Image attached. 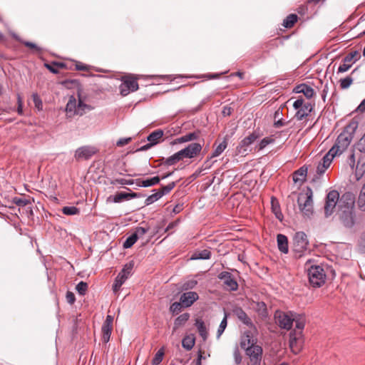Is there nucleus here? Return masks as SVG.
<instances>
[{"label":"nucleus","instance_id":"f257e3e1","mask_svg":"<svg viewBox=\"0 0 365 365\" xmlns=\"http://www.w3.org/2000/svg\"><path fill=\"white\" fill-rule=\"evenodd\" d=\"M202 150V145L198 143H193L188 145L185 148L174 153L173 155L163 158L162 164L171 166L184 158H193L197 156Z\"/></svg>","mask_w":365,"mask_h":365},{"label":"nucleus","instance_id":"f03ea898","mask_svg":"<svg viewBox=\"0 0 365 365\" xmlns=\"http://www.w3.org/2000/svg\"><path fill=\"white\" fill-rule=\"evenodd\" d=\"M357 128L358 123L355 120L351 121L339 135L331 148L337 150L339 155L341 154L350 145Z\"/></svg>","mask_w":365,"mask_h":365},{"label":"nucleus","instance_id":"7ed1b4c3","mask_svg":"<svg viewBox=\"0 0 365 365\" xmlns=\"http://www.w3.org/2000/svg\"><path fill=\"white\" fill-rule=\"evenodd\" d=\"M312 260L308 259L305 264L309 282L313 287H320L326 282L327 274L322 266L312 264Z\"/></svg>","mask_w":365,"mask_h":365},{"label":"nucleus","instance_id":"20e7f679","mask_svg":"<svg viewBox=\"0 0 365 365\" xmlns=\"http://www.w3.org/2000/svg\"><path fill=\"white\" fill-rule=\"evenodd\" d=\"M313 192L307 187L306 190L299 192L297 197L299 209L302 215L309 217L313 214Z\"/></svg>","mask_w":365,"mask_h":365},{"label":"nucleus","instance_id":"39448f33","mask_svg":"<svg viewBox=\"0 0 365 365\" xmlns=\"http://www.w3.org/2000/svg\"><path fill=\"white\" fill-rule=\"evenodd\" d=\"M309 240L304 232H297L293 237L292 250L296 257H301L308 250Z\"/></svg>","mask_w":365,"mask_h":365},{"label":"nucleus","instance_id":"423d86ee","mask_svg":"<svg viewBox=\"0 0 365 365\" xmlns=\"http://www.w3.org/2000/svg\"><path fill=\"white\" fill-rule=\"evenodd\" d=\"M274 320L277 324L281 328L287 330L291 329L294 320L292 312H284L277 310L274 313Z\"/></svg>","mask_w":365,"mask_h":365},{"label":"nucleus","instance_id":"0eeeda50","mask_svg":"<svg viewBox=\"0 0 365 365\" xmlns=\"http://www.w3.org/2000/svg\"><path fill=\"white\" fill-rule=\"evenodd\" d=\"M133 265L134 264L133 262H130L125 264L122 270L118 273L113 284V290L115 293L120 290L121 286L131 275Z\"/></svg>","mask_w":365,"mask_h":365},{"label":"nucleus","instance_id":"6e6552de","mask_svg":"<svg viewBox=\"0 0 365 365\" xmlns=\"http://www.w3.org/2000/svg\"><path fill=\"white\" fill-rule=\"evenodd\" d=\"M121 84L119 86L120 93L123 96H128L130 92L138 89L137 78L132 76H125L121 78Z\"/></svg>","mask_w":365,"mask_h":365},{"label":"nucleus","instance_id":"1a4fd4ad","mask_svg":"<svg viewBox=\"0 0 365 365\" xmlns=\"http://www.w3.org/2000/svg\"><path fill=\"white\" fill-rule=\"evenodd\" d=\"M339 202V193L334 190L328 192L324 205V213L326 217H329L333 214L335 207Z\"/></svg>","mask_w":365,"mask_h":365},{"label":"nucleus","instance_id":"9d476101","mask_svg":"<svg viewBox=\"0 0 365 365\" xmlns=\"http://www.w3.org/2000/svg\"><path fill=\"white\" fill-rule=\"evenodd\" d=\"M339 154L337 150L331 148L329 152L323 157L322 162H320L317 168V173L319 175H322L325 173L326 170L330 166L334 158Z\"/></svg>","mask_w":365,"mask_h":365},{"label":"nucleus","instance_id":"9b49d317","mask_svg":"<svg viewBox=\"0 0 365 365\" xmlns=\"http://www.w3.org/2000/svg\"><path fill=\"white\" fill-rule=\"evenodd\" d=\"M339 154L337 150L331 148L329 152L323 157L322 162H320L317 168V173L319 175H322L325 173L326 170L330 166L334 158Z\"/></svg>","mask_w":365,"mask_h":365},{"label":"nucleus","instance_id":"f8f14e48","mask_svg":"<svg viewBox=\"0 0 365 365\" xmlns=\"http://www.w3.org/2000/svg\"><path fill=\"white\" fill-rule=\"evenodd\" d=\"M259 137V133L254 131L252 133H250L247 137L243 138L237 148L238 153L242 154L247 153L249 150V146L252 145Z\"/></svg>","mask_w":365,"mask_h":365},{"label":"nucleus","instance_id":"ddd939ff","mask_svg":"<svg viewBox=\"0 0 365 365\" xmlns=\"http://www.w3.org/2000/svg\"><path fill=\"white\" fill-rule=\"evenodd\" d=\"M340 214V220L342 225L348 228H353L356 224V217L354 210H342Z\"/></svg>","mask_w":365,"mask_h":365},{"label":"nucleus","instance_id":"4468645a","mask_svg":"<svg viewBox=\"0 0 365 365\" xmlns=\"http://www.w3.org/2000/svg\"><path fill=\"white\" fill-rule=\"evenodd\" d=\"M355 198L352 193L345 192L339 196V207L342 210H352L354 208Z\"/></svg>","mask_w":365,"mask_h":365},{"label":"nucleus","instance_id":"2eb2a0df","mask_svg":"<svg viewBox=\"0 0 365 365\" xmlns=\"http://www.w3.org/2000/svg\"><path fill=\"white\" fill-rule=\"evenodd\" d=\"M357 56L359 57L357 51H354L346 55L343 59V63L339 66L337 73H344L347 71L351 67L352 64L359 59Z\"/></svg>","mask_w":365,"mask_h":365},{"label":"nucleus","instance_id":"dca6fc26","mask_svg":"<svg viewBox=\"0 0 365 365\" xmlns=\"http://www.w3.org/2000/svg\"><path fill=\"white\" fill-rule=\"evenodd\" d=\"M245 351L250 361L253 362L252 365H259L262 354V349L260 346L255 344L251 347L247 348Z\"/></svg>","mask_w":365,"mask_h":365},{"label":"nucleus","instance_id":"f3484780","mask_svg":"<svg viewBox=\"0 0 365 365\" xmlns=\"http://www.w3.org/2000/svg\"><path fill=\"white\" fill-rule=\"evenodd\" d=\"M218 278L223 281L227 289L230 291H236L238 289V284L232 274L228 272H222L218 274Z\"/></svg>","mask_w":365,"mask_h":365},{"label":"nucleus","instance_id":"a211bd4d","mask_svg":"<svg viewBox=\"0 0 365 365\" xmlns=\"http://www.w3.org/2000/svg\"><path fill=\"white\" fill-rule=\"evenodd\" d=\"M113 317L108 314L102 326V339L103 342L109 341L113 330Z\"/></svg>","mask_w":365,"mask_h":365},{"label":"nucleus","instance_id":"6ab92c4d","mask_svg":"<svg viewBox=\"0 0 365 365\" xmlns=\"http://www.w3.org/2000/svg\"><path fill=\"white\" fill-rule=\"evenodd\" d=\"M96 153V149L94 147L85 145L78 148L74 154V157L76 160L81 159H89Z\"/></svg>","mask_w":365,"mask_h":365},{"label":"nucleus","instance_id":"aec40b11","mask_svg":"<svg viewBox=\"0 0 365 365\" xmlns=\"http://www.w3.org/2000/svg\"><path fill=\"white\" fill-rule=\"evenodd\" d=\"M233 314L241 321L244 324L249 327L250 329H256V327L251 319L248 317L246 312L240 307H235L232 310Z\"/></svg>","mask_w":365,"mask_h":365},{"label":"nucleus","instance_id":"412c9836","mask_svg":"<svg viewBox=\"0 0 365 365\" xmlns=\"http://www.w3.org/2000/svg\"><path fill=\"white\" fill-rule=\"evenodd\" d=\"M199 298V296L195 292H187L183 293L180 297V301L183 307H190Z\"/></svg>","mask_w":365,"mask_h":365},{"label":"nucleus","instance_id":"4be33fe9","mask_svg":"<svg viewBox=\"0 0 365 365\" xmlns=\"http://www.w3.org/2000/svg\"><path fill=\"white\" fill-rule=\"evenodd\" d=\"M65 110L68 118L77 115V101L73 96H70Z\"/></svg>","mask_w":365,"mask_h":365},{"label":"nucleus","instance_id":"5701e85b","mask_svg":"<svg viewBox=\"0 0 365 365\" xmlns=\"http://www.w3.org/2000/svg\"><path fill=\"white\" fill-rule=\"evenodd\" d=\"M293 91L296 93H303L307 99L312 98L314 95V89L305 83L297 86Z\"/></svg>","mask_w":365,"mask_h":365},{"label":"nucleus","instance_id":"b1692460","mask_svg":"<svg viewBox=\"0 0 365 365\" xmlns=\"http://www.w3.org/2000/svg\"><path fill=\"white\" fill-rule=\"evenodd\" d=\"M277 242L279 250L283 254H287L289 252L287 237L283 234H278L277 235Z\"/></svg>","mask_w":365,"mask_h":365},{"label":"nucleus","instance_id":"393cba45","mask_svg":"<svg viewBox=\"0 0 365 365\" xmlns=\"http://www.w3.org/2000/svg\"><path fill=\"white\" fill-rule=\"evenodd\" d=\"M312 110L313 106L310 103H305L302 107L297 110L295 117L298 120H302L308 116Z\"/></svg>","mask_w":365,"mask_h":365},{"label":"nucleus","instance_id":"a878e982","mask_svg":"<svg viewBox=\"0 0 365 365\" xmlns=\"http://www.w3.org/2000/svg\"><path fill=\"white\" fill-rule=\"evenodd\" d=\"M199 138V132H192L187 133L174 140L173 144L184 143L189 141L197 140Z\"/></svg>","mask_w":365,"mask_h":365},{"label":"nucleus","instance_id":"bb28decb","mask_svg":"<svg viewBox=\"0 0 365 365\" xmlns=\"http://www.w3.org/2000/svg\"><path fill=\"white\" fill-rule=\"evenodd\" d=\"M255 344V339L251 336L249 331H246L242 336L240 346L245 350Z\"/></svg>","mask_w":365,"mask_h":365},{"label":"nucleus","instance_id":"cd10ccee","mask_svg":"<svg viewBox=\"0 0 365 365\" xmlns=\"http://www.w3.org/2000/svg\"><path fill=\"white\" fill-rule=\"evenodd\" d=\"M289 347L295 354H297L301 351L302 346L299 344L298 339L294 332H290L289 334Z\"/></svg>","mask_w":365,"mask_h":365},{"label":"nucleus","instance_id":"c85d7f7f","mask_svg":"<svg viewBox=\"0 0 365 365\" xmlns=\"http://www.w3.org/2000/svg\"><path fill=\"white\" fill-rule=\"evenodd\" d=\"M195 325L199 332L200 336L204 341H205L207 338L208 333L203 320L200 318L196 319Z\"/></svg>","mask_w":365,"mask_h":365},{"label":"nucleus","instance_id":"c756f323","mask_svg":"<svg viewBox=\"0 0 365 365\" xmlns=\"http://www.w3.org/2000/svg\"><path fill=\"white\" fill-rule=\"evenodd\" d=\"M164 135L163 130L161 129H158L154 130L147 137V140L148 142L151 143L153 145H157L160 140L163 138Z\"/></svg>","mask_w":365,"mask_h":365},{"label":"nucleus","instance_id":"7c9ffc66","mask_svg":"<svg viewBox=\"0 0 365 365\" xmlns=\"http://www.w3.org/2000/svg\"><path fill=\"white\" fill-rule=\"evenodd\" d=\"M307 168L302 166L293 173V181L294 182H303L306 179Z\"/></svg>","mask_w":365,"mask_h":365},{"label":"nucleus","instance_id":"2f4dec72","mask_svg":"<svg viewBox=\"0 0 365 365\" xmlns=\"http://www.w3.org/2000/svg\"><path fill=\"white\" fill-rule=\"evenodd\" d=\"M211 257V252L209 250H203L195 252L190 257L191 260L209 259Z\"/></svg>","mask_w":365,"mask_h":365},{"label":"nucleus","instance_id":"473e14b6","mask_svg":"<svg viewBox=\"0 0 365 365\" xmlns=\"http://www.w3.org/2000/svg\"><path fill=\"white\" fill-rule=\"evenodd\" d=\"M160 178L158 176H155L150 179L146 180H138V186L143 187H148L157 185L160 182Z\"/></svg>","mask_w":365,"mask_h":365},{"label":"nucleus","instance_id":"72a5a7b5","mask_svg":"<svg viewBox=\"0 0 365 365\" xmlns=\"http://www.w3.org/2000/svg\"><path fill=\"white\" fill-rule=\"evenodd\" d=\"M255 309L262 318H267L268 317L267 304L264 302H255Z\"/></svg>","mask_w":365,"mask_h":365},{"label":"nucleus","instance_id":"f704fd0d","mask_svg":"<svg viewBox=\"0 0 365 365\" xmlns=\"http://www.w3.org/2000/svg\"><path fill=\"white\" fill-rule=\"evenodd\" d=\"M190 314L189 313H183L178 316L174 322V330H176L180 327L184 325L189 319Z\"/></svg>","mask_w":365,"mask_h":365},{"label":"nucleus","instance_id":"c9c22d12","mask_svg":"<svg viewBox=\"0 0 365 365\" xmlns=\"http://www.w3.org/2000/svg\"><path fill=\"white\" fill-rule=\"evenodd\" d=\"M86 110H92V107L85 103L81 98L77 102V115L82 116L86 113Z\"/></svg>","mask_w":365,"mask_h":365},{"label":"nucleus","instance_id":"e433bc0d","mask_svg":"<svg viewBox=\"0 0 365 365\" xmlns=\"http://www.w3.org/2000/svg\"><path fill=\"white\" fill-rule=\"evenodd\" d=\"M123 200H127V192H118L115 195H110L107 198L108 202L118 203L122 202Z\"/></svg>","mask_w":365,"mask_h":365},{"label":"nucleus","instance_id":"4c0bfd02","mask_svg":"<svg viewBox=\"0 0 365 365\" xmlns=\"http://www.w3.org/2000/svg\"><path fill=\"white\" fill-rule=\"evenodd\" d=\"M227 146V139L225 138L213 150L211 158H215L221 155Z\"/></svg>","mask_w":365,"mask_h":365},{"label":"nucleus","instance_id":"58836bf2","mask_svg":"<svg viewBox=\"0 0 365 365\" xmlns=\"http://www.w3.org/2000/svg\"><path fill=\"white\" fill-rule=\"evenodd\" d=\"M195 345V338L192 336H186L182 340V346L184 349L190 351Z\"/></svg>","mask_w":365,"mask_h":365},{"label":"nucleus","instance_id":"ea45409f","mask_svg":"<svg viewBox=\"0 0 365 365\" xmlns=\"http://www.w3.org/2000/svg\"><path fill=\"white\" fill-rule=\"evenodd\" d=\"M297 15L294 14H292L288 15L284 20L282 25L285 28H291L294 26L295 22L297 21Z\"/></svg>","mask_w":365,"mask_h":365},{"label":"nucleus","instance_id":"a19ab883","mask_svg":"<svg viewBox=\"0 0 365 365\" xmlns=\"http://www.w3.org/2000/svg\"><path fill=\"white\" fill-rule=\"evenodd\" d=\"M227 317H228V314L226 312H225L224 318L221 321L220 326L218 327V329H217V337L218 339L220 337V336L222 334V333L224 332L225 329L227 327Z\"/></svg>","mask_w":365,"mask_h":365},{"label":"nucleus","instance_id":"79ce46f5","mask_svg":"<svg viewBox=\"0 0 365 365\" xmlns=\"http://www.w3.org/2000/svg\"><path fill=\"white\" fill-rule=\"evenodd\" d=\"M153 191H155V192L148 196L147 198L145 200V205L148 206L153 202H156L159 199L161 198L160 193L156 190H153Z\"/></svg>","mask_w":365,"mask_h":365},{"label":"nucleus","instance_id":"37998d69","mask_svg":"<svg viewBox=\"0 0 365 365\" xmlns=\"http://www.w3.org/2000/svg\"><path fill=\"white\" fill-rule=\"evenodd\" d=\"M63 214L66 215H74L79 214V209L75 206H65L62 208Z\"/></svg>","mask_w":365,"mask_h":365},{"label":"nucleus","instance_id":"c03bdc74","mask_svg":"<svg viewBox=\"0 0 365 365\" xmlns=\"http://www.w3.org/2000/svg\"><path fill=\"white\" fill-rule=\"evenodd\" d=\"M358 205L361 210L365 211V185L360 191L358 198Z\"/></svg>","mask_w":365,"mask_h":365},{"label":"nucleus","instance_id":"a18cd8bd","mask_svg":"<svg viewBox=\"0 0 365 365\" xmlns=\"http://www.w3.org/2000/svg\"><path fill=\"white\" fill-rule=\"evenodd\" d=\"M175 187V182H171L165 186H163L160 190H158L160 197L168 194Z\"/></svg>","mask_w":365,"mask_h":365},{"label":"nucleus","instance_id":"49530a36","mask_svg":"<svg viewBox=\"0 0 365 365\" xmlns=\"http://www.w3.org/2000/svg\"><path fill=\"white\" fill-rule=\"evenodd\" d=\"M12 202L19 207H24L28 204L31 203L29 199L26 197H14L12 199Z\"/></svg>","mask_w":365,"mask_h":365},{"label":"nucleus","instance_id":"de8ad7c7","mask_svg":"<svg viewBox=\"0 0 365 365\" xmlns=\"http://www.w3.org/2000/svg\"><path fill=\"white\" fill-rule=\"evenodd\" d=\"M274 142V138H272L271 137L264 138L262 140H261V141L258 144L257 148L259 150H262L264 148H265L268 145L272 144Z\"/></svg>","mask_w":365,"mask_h":365},{"label":"nucleus","instance_id":"09e8293b","mask_svg":"<svg viewBox=\"0 0 365 365\" xmlns=\"http://www.w3.org/2000/svg\"><path fill=\"white\" fill-rule=\"evenodd\" d=\"M163 355H164L163 349H159L152 360V364L153 365H158L163 361Z\"/></svg>","mask_w":365,"mask_h":365},{"label":"nucleus","instance_id":"8fccbe9b","mask_svg":"<svg viewBox=\"0 0 365 365\" xmlns=\"http://www.w3.org/2000/svg\"><path fill=\"white\" fill-rule=\"evenodd\" d=\"M76 289L77 290L80 295L83 296L86 294V292L88 289V284L86 282L81 281L77 284Z\"/></svg>","mask_w":365,"mask_h":365},{"label":"nucleus","instance_id":"3c124183","mask_svg":"<svg viewBox=\"0 0 365 365\" xmlns=\"http://www.w3.org/2000/svg\"><path fill=\"white\" fill-rule=\"evenodd\" d=\"M32 99H33L35 107L38 110H41L43 109V102H42L40 96H38V94L36 93H33Z\"/></svg>","mask_w":365,"mask_h":365},{"label":"nucleus","instance_id":"603ef678","mask_svg":"<svg viewBox=\"0 0 365 365\" xmlns=\"http://www.w3.org/2000/svg\"><path fill=\"white\" fill-rule=\"evenodd\" d=\"M358 249L361 253H365V230L361 233L358 240Z\"/></svg>","mask_w":365,"mask_h":365},{"label":"nucleus","instance_id":"864d4df0","mask_svg":"<svg viewBox=\"0 0 365 365\" xmlns=\"http://www.w3.org/2000/svg\"><path fill=\"white\" fill-rule=\"evenodd\" d=\"M137 241V238L135 235L132 234L130 236H129L126 240L123 243V247L125 249L131 247Z\"/></svg>","mask_w":365,"mask_h":365},{"label":"nucleus","instance_id":"5fc2aeb1","mask_svg":"<svg viewBox=\"0 0 365 365\" xmlns=\"http://www.w3.org/2000/svg\"><path fill=\"white\" fill-rule=\"evenodd\" d=\"M149 228L147 227H138L135 228V230L134 233H133L134 235H135L137 240L139 238L143 237L145 233L148 231Z\"/></svg>","mask_w":365,"mask_h":365},{"label":"nucleus","instance_id":"6e6d98bb","mask_svg":"<svg viewBox=\"0 0 365 365\" xmlns=\"http://www.w3.org/2000/svg\"><path fill=\"white\" fill-rule=\"evenodd\" d=\"M197 284V281L196 279H190V280L185 282L182 284V288L183 290L192 289L195 287Z\"/></svg>","mask_w":365,"mask_h":365},{"label":"nucleus","instance_id":"4d7b16f0","mask_svg":"<svg viewBox=\"0 0 365 365\" xmlns=\"http://www.w3.org/2000/svg\"><path fill=\"white\" fill-rule=\"evenodd\" d=\"M182 305V303H180V301L179 302H174L173 303L170 307V311L173 314H177L181 311Z\"/></svg>","mask_w":365,"mask_h":365},{"label":"nucleus","instance_id":"13d9d810","mask_svg":"<svg viewBox=\"0 0 365 365\" xmlns=\"http://www.w3.org/2000/svg\"><path fill=\"white\" fill-rule=\"evenodd\" d=\"M352 78L347 76L340 81V86L342 89L348 88L352 83Z\"/></svg>","mask_w":365,"mask_h":365},{"label":"nucleus","instance_id":"bf43d9fd","mask_svg":"<svg viewBox=\"0 0 365 365\" xmlns=\"http://www.w3.org/2000/svg\"><path fill=\"white\" fill-rule=\"evenodd\" d=\"M296 328L302 331L305 325L304 319L303 317L294 318Z\"/></svg>","mask_w":365,"mask_h":365},{"label":"nucleus","instance_id":"052dcab7","mask_svg":"<svg viewBox=\"0 0 365 365\" xmlns=\"http://www.w3.org/2000/svg\"><path fill=\"white\" fill-rule=\"evenodd\" d=\"M21 43L26 46L34 49L37 53H41V48L34 43L26 41H22Z\"/></svg>","mask_w":365,"mask_h":365},{"label":"nucleus","instance_id":"680f3d73","mask_svg":"<svg viewBox=\"0 0 365 365\" xmlns=\"http://www.w3.org/2000/svg\"><path fill=\"white\" fill-rule=\"evenodd\" d=\"M357 149L360 152L365 153V133L362 136V138L359 140L357 144Z\"/></svg>","mask_w":365,"mask_h":365},{"label":"nucleus","instance_id":"e2e57ef3","mask_svg":"<svg viewBox=\"0 0 365 365\" xmlns=\"http://www.w3.org/2000/svg\"><path fill=\"white\" fill-rule=\"evenodd\" d=\"M131 141V138H120L117 142H116V145L118 146V147H122V146H124L125 145H127L128 143H129Z\"/></svg>","mask_w":365,"mask_h":365},{"label":"nucleus","instance_id":"0e129e2a","mask_svg":"<svg viewBox=\"0 0 365 365\" xmlns=\"http://www.w3.org/2000/svg\"><path fill=\"white\" fill-rule=\"evenodd\" d=\"M304 101L302 98H299L297 99L294 103L293 107L294 109L298 110L299 108L302 107L304 105Z\"/></svg>","mask_w":365,"mask_h":365},{"label":"nucleus","instance_id":"69168bd1","mask_svg":"<svg viewBox=\"0 0 365 365\" xmlns=\"http://www.w3.org/2000/svg\"><path fill=\"white\" fill-rule=\"evenodd\" d=\"M66 298L68 303H69L70 304H73L76 301V297H75L74 294L69 291L67 292Z\"/></svg>","mask_w":365,"mask_h":365},{"label":"nucleus","instance_id":"338daca9","mask_svg":"<svg viewBox=\"0 0 365 365\" xmlns=\"http://www.w3.org/2000/svg\"><path fill=\"white\" fill-rule=\"evenodd\" d=\"M235 361L237 364H240L242 361V357L239 352L238 349H236L234 351Z\"/></svg>","mask_w":365,"mask_h":365},{"label":"nucleus","instance_id":"774afa93","mask_svg":"<svg viewBox=\"0 0 365 365\" xmlns=\"http://www.w3.org/2000/svg\"><path fill=\"white\" fill-rule=\"evenodd\" d=\"M271 202L273 212L280 210L279 203L276 198L272 197Z\"/></svg>","mask_w":365,"mask_h":365}]
</instances>
